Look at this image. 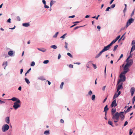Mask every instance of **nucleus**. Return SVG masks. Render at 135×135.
I'll use <instances>...</instances> for the list:
<instances>
[{"mask_svg": "<svg viewBox=\"0 0 135 135\" xmlns=\"http://www.w3.org/2000/svg\"><path fill=\"white\" fill-rule=\"evenodd\" d=\"M123 56V54H121L120 56L119 57V58L118 59V60H119L121 58H122Z\"/></svg>", "mask_w": 135, "mask_h": 135, "instance_id": "6e6d98bb", "label": "nucleus"}, {"mask_svg": "<svg viewBox=\"0 0 135 135\" xmlns=\"http://www.w3.org/2000/svg\"><path fill=\"white\" fill-rule=\"evenodd\" d=\"M42 2L44 5H45L46 3V1L45 0H42Z\"/></svg>", "mask_w": 135, "mask_h": 135, "instance_id": "0e129e2a", "label": "nucleus"}, {"mask_svg": "<svg viewBox=\"0 0 135 135\" xmlns=\"http://www.w3.org/2000/svg\"><path fill=\"white\" fill-rule=\"evenodd\" d=\"M50 130H48L45 131L44 132V133L45 134H49Z\"/></svg>", "mask_w": 135, "mask_h": 135, "instance_id": "a878e982", "label": "nucleus"}, {"mask_svg": "<svg viewBox=\"0 0 135 135\" xmlns=\"http://www.w3.org/2000/svg\"><path fill=\"white\" fill-rule=\"evenodd\" d=\"M133 133V131L131 129H130L129 130V135H131Z\"/></svg>", "mask_w": 135, "mask_h": 135, "instance_id": "49530a36", "label": "nucleus"}, {"mask_svg": "<svg viewBox=\"0 0 135 135\" xmlns=\"http://www.w3.org/2000/svg\"><path fill=\"white\" fill-rule=\"evenodd\" d=\"M21 103L20 100H18L17 101L15 102L13 106V108L16 110L18 108L20 107L19 104Z\"/></svg>", "mask_w": 135, "mask_h": 135, "instance_id": "f03ea898", "label": "nucleus"}, {"mask_svg": "<svg viewBox=\"0 0 135 135\" xmlns=\"http://www.w3.org/2000/svg\"><path fill=\"white\" fill-rule=\"evenodd\" d=\"M61 57V56L60 54H59V55H58V59H60Z\"/></svg>", "mask_w": 135, "mask_h": 135, "instance_id": "338daca9", "label": "nucleus"}, {"mask_svg": "<svg viewBox=\"0 0 135 135\" xmlns=\"http://www.w3.org/2000/svg\"><path fill=\"white\" fill-rule=\"evenodd\" d=\"M58 33H59L58 32H57L56 33L54 36H53V37L54 38H56L57 37V35L58 34Z\"/></svg>", "mask_w": 135, "mask_h": 135, "instance_id": "c9c22d12", "label": "nucleus"}, {"mask_svg": "<svg viewBox=\"0 0 135 135\" xmlns=\"http://www.w3.org/2000/svg\"><path fill=\"white\" fill-rule=\"evenodd\" d=\"M75 15H73L71 16H70L69 17V18H73L75 17Z\"/></svg>", "mask_w": 135, "mask_h": 135, "instance_id": "680f3d73", "label": "nucleus"}, {"mask_svg": "<svg viewBox=\"0 0 135 135\" xmlns=\"http://www.w3.org/2000/svg\"><path fill=\"white\" fill-rule=\"evenodd\" d=\"M117 105L116 100L115 99L112 102L111 104V107H115Z\"/></svg>", "mask_w": 135, "mask_h": 135, "instance_id": "6e6552de", "label": "nucleus"}, {"mask_svg": "<svg viewBox=\"0 0 135 135\" xmlns=\"http://www.w3.org/2000/svg\"><path fill=\"white\" fill-rule=\"evenodd\" d=\"M67 55L71 58H73V57L72 55L70 53H69V52L68 53Z\"/></svg>", "mask_w": 135, "mask_h": 135, "instance_id": "e433bc0d", "label": "nucleus"}, {"mask_svg": "<svg viewBox=\"0 0 135 135\" xmlns=\"http://www.w3.org/2000/svg\"><path fill=\"white\" fill-rule=\"evenodd\" d=\"M120 36L119 35L115 39V40L116 41H117L120 38Z\"/></svg>", "mask_w": 135, "mask_h": 135, "instance_id": "a18cd8bd", "label": "nucleus"}, {"mask_svg": "<svg viewBox=\"0 0 135 135\" xmlns=\"http://www.w3.org/2000/svg\"><path fill=\"white\" fill-rule=\"evenodd\" d=\"M38 79L41 80H45L44 77L43 76H40L38 78Z\"/></svg>", "mask_w": 135, "mask_h": 135, "instance_id": "cd10ccee", "label": "nucleus"}, {"mask_svg": "<svg viewBox=\"0 0 135 135\" xmlns=\"http://www.w3.org/2000/svg\"><path fill=\"white\" fill-rule=\"evenodd\" d=\"M7 22H8L10 23L11 22V19L9 18L7 21Z\"/></svg>", "mask_w": 135, "mask_h": 135, "instance_id": "69168bd1", "label": "nucleus"}, {"mask_svg": "<svg viewBox=\"0 0 135 135\" xmlns=\"http://www.w3.org/2000/svg\"><path fill=\"white\" fill-rule=\"evenodd\" d=\"M30 23H23L22 24V26L25 27H28L30 26Z\"/></svg>", "mask_w": 135, "mask_h": 135, "instance_id": "4468645a", "label": "nucleus"}, {"mask_svg": "<svg viewBox=\"0 0 135 135\" xmlns=\"http://www.w3.org/2000/svg\"><path fill=\"white\" fill-rule=\"evenodd\" d=\"M128 123V122H127V121H126L124 124V126H126V125H127V124Z\"/></svg>", "mask_w": 135, "mask_h": 135, "instance_id": "bf43d9fd", "label": "nucleus"}, {"mask_svg": "<svg viewBox=\"0 0 135 135\" xmlns=\"http://www.w3.org/2000/svg\"><path fill=\"white\" fill-rule=\"evenodd\" d=\"M66 33H65L62 36H61L60 37V38H62L63 39H64L65 37V36L66 35Z\"/></svg>", "mask_w": 135, "mask_h": 135, "instance_id": "72a5a7b5", "label": "nucleus"}, {"mask_svg": "<svg viewBox=\"0 0 135 135\" xmlns=\"http://www.w3.org/2000/svg\"><path fill=\"white\" fill-rule=\"evenodd\" d=\"M97 28L98 29L100 30V27L99 26H97Z\"/></svg>", "mask_w": 135, "mask_h": 135, "instance_id": "774afa93", "label": "nucleus"}, {"mask_svg": "<svg viewBox=\"0 0 135 135\" xmlns=\"http://www.w3.org/2000/svg\"><path fill=\"white\" fill-rule=\"evenodd\" d=\"M69 67L70 68H73V65H72V64H70L69 65Z\"/></svg>", "mask_w": 135, "mask_h": 135, "instance_id": "8fccbe9b", "label": "nucleus"}, {"mask_svg": "<svg viewBox=\"0 0 135 135\" xmlns=\"http://www.w3.org/2000/svg\"><path fill=\"white\" fill-rule=\"evenodd\" d=\"M116 110L114 108H112V109L111 112L112 115L114 114V113L116 112Z\"/></svg>", "mask_w": 135, "mask_h": 135, "instance_id": "a211bd4d", "label": "nucleus"}, {"mask_svg": "<svg viewBox=\"0 0 135 135\" xmlns=\"http://www.w3.org/2000/svg\"><path fill=\"white\" fill-rule=\"evenodd\" d=\"M129 67L128 65V64H126L123 68V71L121 72V75L123 74H126V73L129 71V69L128 68Z\"/></svg>", "mask_w": 135, "mask_h": 135, "instance_id": "7ed1b4c3", "label": "nucleus"}, {"mask_svg": "<svg viewBox=\"0 0 135 135\" xmlns=\"http://www.w3.org/2000/svg\"><path fill=\"white\" fill-rule=\"evenodd\" d=\"M7 65V61L4 62L2 64V66L4 67V69H6V67Z\"/></svg>", "mask_w": 135, "mask_h": 135, "instance_id": "ddd939ff", "label": "nucleus"}, {"mask_svg": "<svg viewBox=\"0 0 135 135\" xmlns=\"http://www.w3.org/2000/svg\"><path fill=\"white\" fill-rule=\"evenodd\" d=\"M112 115V118L113 119L119 120V115L118 112H117L115 114Z\"/></svg>", "mask_w": 135, "mask_h": 135, "instance_id": "20e7f679", "label": "nucleus"}, {"mask_svg": "<svg viewBox=\"0 0 135 135\" xmlns=\"http://www.w3.org/2000/svg\"><path fill=\"white\" fill-rule=\"evenodd\" d=\"M55 1H51L50 3V7H51L52 5L54 4V2H55Z\"/></svg>", "mask_w": 135, "mask_h": 135, "instance_id": "c85d7f7f", "label": "nucleus"}, {"mask_svg": "<svg viewBox=\"0 0 135 135\" xmlns=\"http://www.w3.org/2000/svg\"><path fill=\"white\" fill-rule=\"evenodd\" d=\"M124 112H120L119 113V117H120L122 120H123L124 119V116L123 115Z\"/></svg>", "mask_w": 135, "mask_h": 135, "instance_id": "9d476101", "label": "nucleus"}, {"mask_svg": "<svg viewBox=\"0 0 135 135\" xmlns=\"http://www.w3.org/2000/svg\"><path fill=\"white\" fill-rule=\"evenodd\" d=\"M131 52L130 53V55L128 57V58L126 60V62H127L128 60L130 57H132V55L131 54Z\"/></svg>", "mask_w": 135, "mask_h": 135, "instance_id": "b1692460", "label": "nucleus"}, {"mask_svg": "<svg viewBox=\"0 0 135 135\" xmlns=\"http://www.w3.org/2000/svg\"><path fill=\"white\" fill-rule=\"evenodd\" d=\"M118 46V45H116L114 46L113 49L114 51H115L116 50Z\"/></svg>", "mask_w": 135, "mask_h": 135, "instance_id": "f704fd0d", "label": "nucleus"}, {"mask_svg": "<svg viewBox=\"0 0 135 135\" xmlns=\"http://www.w3.org/2000/svg\"><path fill=\"white\" fill-rule=\"evenodd\" d=\"M110 7H108L106 9L105 11H109V9H110Z\"/></svg>", "mask_w": 135, "mask_h": 135, "instance_id": "864d4df0", "label": "nucleus"}, {"mask_svg": "<svg viewBox=\"0 0 135 135\" xmlns=\"http://www.w3.org/2000/svg\"><path fill=\"white\" fill-rule=\"evenodd\" d=\"M135 100V96H134L133 97V98L132 99V103L133 104L134 103Z\"/></svg>", "mask_w": 135, "mask_h": 135, "instance_id": "4c0bfd02", "label": "nucleus"}, {"mask_svg": "<svg viewBox=\"0 0 135 135\" xmlns=\"http://www.w3.org/2000/svg\"><path fill=\"white\" fill-rule=\"evenodd\" d=\"M126 64H128V66H130L133 63V61L132 59H130L128 60Z\"/></svg>", "mask_w": 135, "mask_h": 135, "instance_id": "9b49d317", "label": "nucleus"}, {"mask_svg": "<svg viewBox=\"0 0 135 135\" xmlns=\"http://www.w3.org/2000/svg\"><path fill=\"white\" fill-rule=\"evenodd\" d=\"M49 62V61L48 60H46L44 61V62L43 63L44 64H46L48 63Z\"/></svg>", "mask_w": 135, "mask_h": 135, "instance_id": "79ce46f5", "label": "nucleus"}, {"mask_svg": "<svg viewBox=\"0 0 135 135\" xmlns=\"http://www.w3.org/2000/svg\"><path fill=\"white\" fill-rule=\"evenodd\" d=\"M35 65V62L34 61L32 62L31 65V66H34Z\"/></svg>", "mask_w": 135, "mask_h": 135, "instance_id": "37998d69", "label": "nucleus"}, {"mask_svg": "<svg viewBox=\"0 0 135 135\" xmlns=\"http://www.w3.org/2000/svg\"><path fill=\"white\" fill-rule=\"evenodd\" d=\"M5 121L6 123L7 124H9V118L8 117H6L5 119Z\"/></svg>", "mask_w": 135, "mask_h": 135, "instance_id": "f3484780", "label": "nucleus"}, {"mask_svg": "<svg viewBox=\"0 0 135 135\" xmlns=\"http://www.w3.org/2000/svg\"><path fill=\"white\" fill-rule=\"evenodd\" d=\"M134 9H133V11L132 12L131 15V17H132L133 16V15H134Z\"/></svg>", "mask_w": 135, "mask_h": 135, "instance_id": "a19ab883", "label": "nucleus"}, {"mask_svg": "<svg viewBox=\"0 0 135 135\" xmlns=\"http://www.w3.org/2000/svg\"><path fill=\"white\" fill-rule=\"evenodd\" d=\"M121 73L119 75V78L120 79L119 80H118L117 82V84H119V83L121 81L124 82L126 80V76L125 75L126 74H122L121 75Z\"/></svg>", "mask_w": 135, "mask_h": 135, "instance_id": "f257e3e1", "label": "nucleus"}, {"mask_svg": "<svg viewBox=\"0 0 135 135\" xmlns=\"http://www.w3.org/2000/svg\"><path fill=\"white\" fill-rule=\"evenodd\" d=\"M135 91V88L134 87H132L130 91L131 95L132 96Z\"/></svg>", "mask_w": 135, "mask_h": 135, "instance_id": "f8f14e48", "label": "nucleus"}, {"mask_svg": "<svg viewBox=\"0 0 135 135\" xmlns=\"http://www.w3.org/2000/svg\"><path fill=\"white\" fill-rule=\"evenodd\" d=\"M135 50V45H133L132 46L131 50V52H132L134 50Z\"/></svg>", "mask_w": 135, "mask_h": 135, "instance_id": "5701e85b", "label": "nucleus"}, {"mask_svg": "<svg viewBox=\"0 0 135 135\" xmlns=\"http://www.w3.org/2000/svg\"><path fill=\"white\" fill-rule=\"evenodd\" d=\"M122 85L123 83H121L120 84H118V85L117 84V92H118L120 89L123 88Z\"/></svg>", "mask_w": 135, "mask_h": 135, "instance_id": "0eeeda50", "label": "nucleus"}, {"mask_svg": "<svg viewBox=\"0 0 135 135\" xmlns=\"http://www.w3.org/2000/svg\"><path fill=\"white\" fill-rule=\"evenodd\" d=\"M132 106H131L130 107H128L127 110L125 111V113H126L128 112L130 110V109L132 108Z\"/></svg>", "mask_w": 135, "mask_h": 135, "instance_id": "6ab92c4d", "label": "nucleus"}, {"mask_svg": "<svg viewBox=\"0 0 135 135\" xmlns=\"http://www.w3.org/2000/svg\"><path fill=\"white\" fill-rule=\"evenodd\" d=\"M44 7L45 8H49V6H48L46 5V4L45 5Z\"/></svg>", "mask_w": 135, "mask_h": 135, "instance_id": "052dcab7", "label": "nucleus"}, {"mask_svg": "<svg viewBox=\"0 0 135 135\" xmlns=\"http://www.w3.org/2000/svg\"><path fill=\"white\" fill-rule=\"evenodd\" d=\"M8 54L9 55L12 56L13 55V51H10L8 52Z\"/></svg>", "mask_w": 135, "mask_h": 135, "instance_id": "412c9836", "label": "nucleus"}, {"mask_svg": "<svg viewBox=\"0 0 135 135\" xmlns=\"http://www.w3.org/2000/svg\"><path fill=\"white\" fill-rule=\"evenodd\" d=\"M109 109L108 108V105H106L104 107V112H107V111Z\"/></svg>", "mask_w": 135, "mask_h": 135, "instance_id": "aec40b11", "label": "nucleus"}, {"mask_svg": "<svg viewBox=\"0 0 135 135\" xmlns=\"http://www.w3.org/2000/svg\"><path fill=\"white\" fill-rule=\"evenodd\" d=\"M126 10H127V8H125L123 10V11L124 13H125V12L126 11Z\"/></svg>", "mask_w": 135, "mask_h": 135, "instance_id": "5fc2aeb1", "label": "nucleus"}, {"mask_svg": "<svg viewBox=\"0 0 135 135\" xmlns=\"http://www.w3.org/2000/svg\"><path fill=\"white\" fill-rule=\"evenodd\" d=\"M85 26V25H84V26H77V27H75V28H74V30H76L78 29V28H80V27H83V26Z\"/></svg>", "mask_w": 135, "mask_h": 135, "instance_id": "c03bdc74", "label": "nucleus"}, {"mask_svg": "<svg viewBox=\"0 0 135 135\" xmlns=\"http://www.w3.org/2000/svg\"><path fill=\"white\" fill-rule=\"evenodd\" d=\"M119 96V95H118L116 93H115L114 96V97H113V99H115L117 98Z\"/></svg>", "mask_w": 135, "mask_h": 135, "instance_id": "393cba45", "label": "nucleus"}, {"mask_svg": "<svg viewBox=\"0 0 135 135\" xmlns=\"http://www.w3.org/2000/svg\"><path fill=\"white\" fill-rule=\"evenodd\" d=\"M108 123L109 124L111 125L112 127H114V125H113V123L112 121H108Z\"/></svg>", "mask_w": 135, "mask_h": 135, "instance_id": "bb28decb", "label": "nucleus"}, {"mask_svg": "<svg viewBox=\"0 0 135 135\" xmlns=\"http://www.w3.org/2000/svg\"><path fill=\"white\" fill-rule=\"evenodd\" d=\"M104 52L102 50L96 56V58H98L102 54V53Z\"/></svg>", "mask_w": 135, "mask_h": 135, "instance_id": "2eb2a0df", "label": "nucleus"}, {"mask_svg": "<svg viewBox=\"0 0 135 135\" xmlns=\"http://www.w3.org/2000/svg\"><path fill=\"white\" fill-rule=\"evenodd\" d=\"M51 48H53L54 49H56L57 48L56 46L55 45L51 46Z\"/></svg>", "mask_w": 135, "mask_h": 135, "instance_id": "2f4dec72", "label": "nucleus"}, {"mask_svg": "<svg viewBox=\"0 0 135 135\" xmlns=\"http://www.w3.org/2000/svg\"><path fill=\"white\" fill-rule=\"evenodd\" d=\"M115 4H113L111 5V7H110L112 8H113L115 7Z\"/></svg>", "mask_w": 135, "mask_h": 135, "instance_id": "603ef678", "label": "nucleus"}, {"mask_svg": "<svg viewBox=\"0 0 135 135\" xmlns=\"http://www.w3.org/2000/svg\"><path fill=\"white\" fill-rule=\"evenodd\" d=\"M9 128V126L7 124L4 125L2 128V130L3 132H5L8 130Z\"/></svg>", "mask_w": 135, "mask_h": 135, "instance_id": "39448f33", "label": "nucleus"}, {"mask_svg": "<svg viewBox=\"0 0 135 135\" xmlns=\"http://www.w3.org/2000/svg\"><path fill=\"white\" fill-rule=\"evenodd\" d=\"M19 99L17 98H16L15 97H13L11 99H9V100H11L13 101H16H16H17Z\"/></svg>", "mask_w": 135, "mask_h": 135, "instance_id": "dca6fc26", "label": "nucleus"}, {"mask_svg": "<svg viewBox=\"0 0 135 135\" xmlns=\"http://www.w3.org/2000/svg\"><path fill=\"white\" fill-rule=\"evenodd\" d=\"M134 20V19L132 18L129 19L127 22L126 25L127 27H128L129 26L131 23L133 22Z\"/></svg>", "mask_w": 135, "mask_h": 135, "instance_id": "423d86ee", "label": "nucleus"}, {"mask_svg": "<svg viewBox=\"0 0 135 135\" xmlns=\"http://www.w3.org/2000/svg\"><path fill=\"white\" fill-rule=\"evenodd\" d=\"M65 42V48L66 49H68L67 47H68V43L66 42Z\"/></svg>", "mask_w": 135, "mask_h": 135, "instance_id": "ea45409f", "label": "nucleus"}, {"mask_svg": "<svg viewBox=\"0 0 135 135\" xmlns=\"http://www.w3.org/2000/svg\"><path fill=\"white\" fill-rule=\"evenodd\" d=\"M5 102L0 100V103L1 104L5 103Z\"/></svg>", "mask_w": 135, "mask_h": 135, "instance_id": "e2e57ef3", "label": "nucleus"}, {"mask_svg": "<svg viewBox=\"0 0 135 135\" xmlns=\"http://www.w3.org/2000/svg\"><path fill=\"white\" fill-rule=\"evenodd\" d=\"M92 93V91L91 90L89 91L88 93V94L89 95H91Z\"/></svg>", "mask_w": 135, "mask_h": 135, "instance_id": "09e8293b", "label": "nucleus"}, {"mask_svg": "<svg viewBox=\"0 0 135 135\" xmlns=\"http://www.w3.org/2000/svg\"><path fill=\"white\" fill-rule=\"evenodd\" d=\"M60 122L61 123H64V121L62 119H61L60 120Z\"/></svg>", "mask_w": 135, "mask_h": 135, "instance_id": "13d9d810", "label": "nucleus"}, {"mask_svg": "<svg viewBox=\"0 0 135 135\" xmlns=\"http://www.w3.org/2000/svg\"><path fill=\"white\" fill-rule=\"evenodd\" d=\"M25 79L26 83L28 84H29V83H30V82L29 81V80L28 79H27V78H25Z\"/></svg>", "mask_w": 135, "mask_h": 135, "instance_id": "7c9ffc66", "label": "nucleus"}, {"mask_svg": "<svg viewBox=\"0 0 135 135\" xmlns=\"http://www.w3.org/2000/svg\"><path fill=\"white\" fill-rule=\"evenodd\" d=\"M17 18L18 21H20L21 20V19L20 17L19 16H18L17 17Z\"/></svg>", "mask_w": 135, "mask_h": 135, "instance_id": "de8ad7c7", "label": "nucleus"}, {"mask_svg": "<svg viewBox=\"0 0 135 135\" xmlns=\"http://www.w3.org/2000/svg\"><path fill=\"white\" fill-rule=\"evenodd\" d=\"M95 95H93L91 97V99L93 100H94L95 99Z\"/></svg>", "mask_w": 135, "mask_h": 135, "instance_id": "473e14b6", "label": "nucleus"}, {"mask_svg": "<svg viewBox=\"0 0 135 135\" xmlns=\"http://www.w3.org/2000/svg\"><path fill=\"white\" fill-rule=\"evenodd\" d=\"M64 84V83L63 82H62L61 83V84L60 85V88L61 89H62V87L63 85Z\"/></svg>", "mask_w": 135, "mask_h": 135, "instance_id": "58836bf2", "label": "nucleus"}, {"mask_svg": "<svg viewBox=\"0 0 135 135\" xmlns=\"http://www.w3.org/2000/svg\"><path fill=\"white\" fill-rule=\"evenodd\" d=\"M37 49L38 50H39L40 51H41L43 52H45L46 51V50H45V49H40L38 48Z\"/></svg>", "mask_w": 135, "mask_h": 135, "instance_id": "c756f323", "label": "nucleus"}, {"mask_svg": "<svg viewBox=\"0 0 135 135\" xmlns=\"http://www.w3.org/2000/svg\"><path fill=\"white\" fill-rule=\"evenodd\" d=\"M132 45H135V41L134 40H133L132 42Z\"/></svg>", "mask_w": 135, "mask_h": 135, "instance_id": "4d7b16f0", "label": "nucleus"}, {"mask_svg": "<svg viewBox=\"0 0 135 135\" xmlns=\"http://www.w3.org/2000/svg\"><path fill=\"white\" fill-rule=\"evenodd\" d=\"M92 65L93 67L95 69H96L97 68V66L95 64H92Z\"/></svg>", "mask_w": 135, "mask_h": 135, "instance_id": "3c124183", "label": "nucleus"}, {"mask_svg": "<svg viewBox=\"0 0 135 135\" xmlns=\"http://www.w3.org/2000/svg\"><path fill=\"white\" fill-rule=\"evenodd\" d=\"M117 41L115 39L113 40L109 44L111 46L113 44L115 43Z\"/></svg>", "mask_w": 135, "mask_h": 135, "instance_id": "4be33fe9", "label": "nucleus"}, {"mask_svg": "<svg viewBox=\"0 0 135 135\" xmlns=\"http://www.w3.org/2000/svg\"><path fill=\"white\" fill-rule=\"evenodd\" d=\"M110 46H111L109 44L107 46L104 47V48L102 50L103 52L108 50L110 49Z\"/></svg>", "mask_w": 135, "mask_h": 135, "instance_id": "1a4fd4ad", "label": "nucleus"}]
</instances>
